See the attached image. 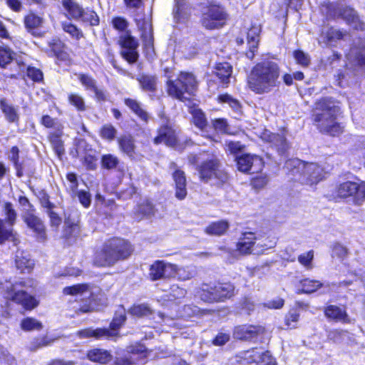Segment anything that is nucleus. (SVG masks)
Here are the masks:
<instances>
[{
    "label": "nucleus",
    "instance_id": "1",
    "mask_svg": "<svg viewBox=\"0 0 365 365\" xmlns=\"http://www.w3.org/2000/svg\"><path fill=\"white\" fill-rule=\"evenodd\" d=\"M279 66L273 61L264 60L252 68L247 76V86L255 94H267L279 88Z\"/></svg>",
    "mask_w": 365,
    "mask_h": 365
},
{
    "label": "nucleus",
    "instance_id": "2",
    "mask_svg": "<svg viewBox=\"0 0 365 365\" xmlns=\"http://www.w3.org/2000/svg\"><path fill=\"white\" fill-rule=\"evenodd\" d=\"M133 252L131 245L122 238L113 237L104 242L96 252L93 262L98 267H112L126 259Z\"/></svg>",
    "mask_w": 365,
    "mask_h": 365
},
{
    "label": "nucleus",
    "instance_id": "3",
    "mask_svg": "<svg viewBox=\"0 0 365 365\" xmlns=\"http://www.w3.org/2000/svg\"><path fill=\"white\" fill-rule=\"evenodd\" d=\"M339 113L340 108L334 101L323 98L316 103L314 121L322 133L337 135L343 131V127L336 120Z\"/></svg>",
    "mask_w": 365,
    "mask_h": 365
},
{
    "label": "nucleus",
    "instance_id": "4",
    "mask_svg": "<svg viewBox=\"0 0 365 365\" xmlns=\"http://www.w3.org/2000/svg\"><path fill=\"white\" fill-rule=\"evenodd\" d=\"M188 161L191 165L200 163L196 169L202 182H208L215 180L217 184L221 185L228 180L227 173L221 168L219 158L213 154L207 153L190 154L188 156Z\"/></svg>",
    "mask_w": 365,
    "mask_h": 365
},
{
    "label": "nucleus",
    "instance_id": "5",
    "mask_svg": "<svg viewBox=\"0 0 365 365\" xmlns=\"http://www.w3.org/2000/svg\"><path fill=\"white\" fill-rule=\"evenodd\" d=\"M35 286L32 279H22L14 283H0V292L4 297L18 304L25 309L31 310L38 304L37 299L29 293V289Z\"/></svg>",
    "mask_w": 365,
    "mask_h": 365
},
{
    "label": "nucleus",
    "instance_id": "6",
    "mask_svg": "<svg viewBox=\"0 0 365 365\" xmlns=\"http://www.w3.org/2000/svg\"><path fill=\"white\" fill-rule=\"evenodd\" d=\"M166 81V92L168 95L180 101L189 100L197 89V82L195 76L189 72L181 71L177 76H171L168 74Z\"/></svg>",
    "mask_w": 365,
    "mask_h": 365
},
{
    "label": "nucleus",
    "instance_id": "7",
    "mask_svg": "<svg viewBox=\"0 0 365 365\" xmlns=\"http://www.w3.org/2000/svg\"><path fill=\"white\" fill-rule=\"evenodd\" d=\"M284 168L302 183L314 185L324 178V170L316 163H304L299 159H291L286 162Z\"/></svg>",
    "mask_w": 365,
    "mask_h": 365
},
{
    "label": "nucleus",
    "instance_id": "8",
    "mask_svg": "<svg viewBox=\"0 0 365 365\" xmlns=\"http://www.w3.org/2000/svg\"><path fill=\"white\" fill-rule=\"evenodd\" d=\"M235 287L232 284L224 283L210 286L202 284L198 292L202 300L207 302H221L234 295Z\"/></svg>",
    "mask_w": 365,
    "mask_h": 365
},
{
    "label": "nucleus",
    "instance_id": "9",
    "mask_svg": "<svg viewBox=\"0 0 365 365\" xmlns=\"http://www.w3.org/2000/svg\"><path fill=\"white\" fill-rule=\"evenodd\" d=\"M235 361L239 365H277L269 351L257 348L240 352L235 356Z\"/></svg>",
    "mask_w": 365,
    "mask_h": 365
},
{
    "label": "nucleus",
    "instance_id": "10",
    "mask_svg": "<svg viewBox=\"0 0 365 365\" xmlns=\"http://www.w3.org/2000/svg\"><path fill=\"white\" fill-rule=\"evenodd\" d=\"M227 14L225 9L219 5H210L202 14V24L207 29H215L225 25Z\"/></svg>",
    "mask_w": 365,
    "mask_h": 365
},
{
    "label": "nucleus",
    "instance_id": "11",
    "mask_svg": "<svg viewBox=\"0 0 365 365\" xmlns=\"http://www.w3.org/2000/svg\"><path fill=\"white\" fill-rule=\"evenodd\" d=\"M127 351L128 354L116 357L113 365H135L145 363L148 351L144 345L137 344L130 346L128 347Z\"/></svg>",
    "mask_w": 365,
    "mask_h": 365
},
{
    "label": "nucleus",
    "instance_id": "12",
    "mask_svg": "<svg viewBox=\"0 0 365 365\" xmlns=\"http://www.w3.org/2000/svg\"><path fill=\"white\" fill-rule=\"evenodd\" d=\"M118 41L123 48L121 51L123 57L130 63H135L139 56L137 51L138 41L129 31H125L119 36Z\"/></svg>",
    "mask_w": 365,
    "mask_h": 365
},
{
    "label": "nucleus",
    "instance_id": "13",
    "mask_svg": "<svg viewBox=\"0 0 365 365\" xmlns=\"http://www.w3.org/2000/svg\"><path fill=\"white\" fill-rule=\"evenodd\" d=\"M177 272L176 264L163 260H156L150 266L149 277L151 280L155 281L163 278L174 277Z\"/></svg>",
    "mask_w": 365,
    "mask_h": 365
},
{
    "label": "nucleus",
    "instance_id": "14",
    "mask_svg": "<svg viewBox=\"0 0 365 365\" xmlns=\"http://www.w3.org/2000/svg\"><path fill=\"white\" fill-rule=\"evenodd\" d=\"M265 331L259 325L243 324L235 327L232 333L234 339L241 341H256Z\"/></svg>",
    "mask_w": 365,
    "mask_h": 365
},
{
    "label": "nucleus",
    "instance_id": "15",
    "mask_svg": "<svg viewBox=\"0 0 365 365\" xmlns=\"http://www.w3.org/2000/svg\"><path fill=\"white\" fill-rule=\"evenodd\" d=\"M21 216L24 222L35 232L36 237L41 240H44L46 237L45 226L42 220L35 215V209L23 211Z\"/></svg>",
    "mask_w": 365,
    "mask_h": 365
},
{
    "label": "nucleus",
    "instance_id": "16",
    "mask_svg": "<svg viewBox=\"0 0 365 365\" xmlns=\"http://www.w3.org/2000/svg\"><path fill=\"white\" fill-rule=\"evenodd\" d=\"M259 137L263 141L270 143L280 155H284L289 148L284 134H276L268 130H264Z\"/></svg>",
    "mask_w": 365,
    "mask_h": 365
},
{
    "label": "nucleus",
    "instance_id": "17",
    "mask_svg": "<svg viewBox=\"0 0 365 365\" xmlns=\"http://www.w3.org/2000/svg\"><path fill=\"white\" fill-rule=\"evenodd\" d=\"M257 240H259V237L255 232L243 233L237 244V251L241 255H249L253 251L259 253V250L256 248Z\"/></svg>",
    "mask_w": 365,
    "mask_h": 365
},
{
    "label": "nucleus",
    "instance_id": "18",
    "mask_svg": "<svg viewBox=\"0 0 365 365\" xmlns=\"http://www.w3.org/2000/svg\"><path fill=\"white\" fill-rule=\"evenodd\" d=\"M177 138L175 130L170 123L160 126L158 131V135L154 138L156 145L164 143L168 146L173 147L176 145Z\"/></svg>",
    "mask_w": 365,
    "mask_h": 365
},
{
    "label": "nucleus",
    "instance_id": "19",
    "mask_svg": "<svg viewBox=\"0 0 365 365\" xmlns=\"http://www.w3.org/2000/svg\"><path fill=\"white\" fill-rule=\"evenodd\" d=\"M339 15L354 29L364 31L365 24L360 20L356 11L350 6H342L339 10Z\"/></svg>",
    "mask_w": 365,
    "mask_h": 365
},
{
    "label": "nucleus",
    "instance_id": "20",
    "mask_svg": "<svg viewBox=\"0 0 365 365\" xmlns=\"http://www.w3.org/2000/svg\"><path fill=\"white\" fill-rule=\"evenodd\" d=\"M237 168L240 171L247 173L252 170L256 165L261 166L262 159L257 155L244 154L236 157Z\"/></svg>",
    "mask_w": 365,
    "mask_h": 365
},
{
    "label": "nucleus",
    "instance_id": "21",
    "mask_svg": "<svg viewBox=\"0 0 365 365\" xmlns=\"http://www.w3.org/2000/svg\"><path fill=\"white\" fill-rule=\"evenodd\" d=\"M261 31L259 25L252 26L247 32V44L249 51L246 53V56L249 59H252L255 53L257 50L258 43L259 41V35Z\"/></svg>",
    "mask_w": 365,
    "mask_h": 365
},
{
    "label": "nucleus",
    "instance_id": "22",
    "mask_svg": "<svg viewBox=\"0 0 365 365\" xmlns=\"http://www.w3.org/2000/svg\"><path fill=\"white\" fill-rule=\"evenodd\" d=\"M173 178L175 185V196L179 200H182L187 194L185 173L180 170H176L173 174Z\"/></svg>",
    "mask_w": 365,
    "mask_h": 365
},
{
    "label": "nucleus",
    "instance_id": "23",
    "mask_svg": "<svg viewBox=\"0 0 365 365\" xmlns=\"http://www.w3.org/2000/svg\"><path fill=\"white\" fill-rule=\"evenodd\" d=\"M173 16L176 22L185 23L190 15V8L185 0H175Z\"/></svg>",
    "mask_w": 365,
    "mask_h": 365
},
{
    "label": "nucleus",
    "instance_id": "24",
    "mask_svg": "<svg viewBox=\"0 0 365 365\" xmlns=\"http://www.w3.org/2000/svg\"><path fill=\"white\" fill-rule=\"evenodd\" d=\"M137 26L141 31V38H143L146 46H153V28L149 19H136Z\"/></svg>",
    "mask_w": 365,
    "mask_h": 365
},
{
    "label": "nucleus",
    "instance_id": "25",
    "mask_svg": "<svg viewBox=\"0 0 365 365\" xmlns=\"http://www.w3.org/2000/svg\"><path fill=\"white\" fill-rule=\"evenodd\" d=\"M155 209L151 201L144 200L139 203L133 210L134 217L138 220H141L144 217H151L155 215Z\"/></svg>",
    "mask_w": 365,
    "mask_h": 365
},
{
    "label": "nucleus",
    "instance_id": "26",
    "mask_svg": "<svg viewBox=\"0 0 365 365\" xmlns=\"http://www.w3.org/2000/svg\"><path fill=\"white\" fill-rule=\"evenodd\" d=\"M232 73V67L227 62L216 64L213 74L218 78L220 83L227 85Z\"/></svg>",
    "mask_w": 365,
    "mask_h": 365
},
{
    "label": "nucleus",
    "instance_id": "27",
    "mask_svg": "<svg viewBox=\"0 0 365 365\" xmlns=\"http://www.w3.org/2000/svg\"><path fill=\"white\" fill-rule=\"evenodd\" d=\"M0 108L9 123H17L19 120L18 107L9 103L5 98L0 100Z\"/></svg>",
    "mask_w": 365,
    "mask_h": 365
},
{
    "label": "nucleus",
    "instance_id": "28",
    "mask_svg": "<svg viewBox=\"0 0 365 365\" xmlns=\"http://www.w3.org/2000/svg\"><path fill=\"white\" fill-rule=\"evenodd\" d=\"M325 316L327 318L342 322L344 323H350L351 320L345 310L335 305L328 306L324 311Z\"/></svg>",
    "mask_w": 365,
    "mask_h": 365
},
{
    "label": "nucleus",
    "instance_id": "29",
    "mask_svg": "<svg viewBox=\"0 0 365 365\" xmlns=\"http://www.w3.org/2000/svg\"><path fill=\"white\" fill-rule=\"evenodd\" d=\"M63 293L65 295L90 297L91 295V290L90 285L88 284H78L64 287Z\"/></svg>",
    "mask_w": 365,
    "mask_h": 365
},
{
    "label": "nucleus",
    "instance_id": "30",
    "mask_svg": "<svg viewBox=\"0 0 365 365\" xmlns=\"http://www.w3.org/2000/svg\"><path fill=\"white\" fill-rule=\"evenodd\" d=\"M357 187H356V182L346 181L340 183L336 187L335 193L337 197L341 198H346L351 196H354V199H356Z\"/></svg>",
    "mask_w": 365,
    "mask_h": 365
},
{
    "label": "nucleus",
    "instance_id": "31",
    "mask_svg": "<svg viewBox=\"0 0 365 365\" xmlns=\"http://www.w3.org/2000/svg\"><path fill=\"white\" fill-rule=\"evenodd\" d=\"M76 335L79 339H87V338H91V337H94L96 339H101L102 337L111 336L112 334L107 329L98 328L96 329H93L91 328H87L85 329L78 331L76 332Z\"/></svg>",
    "mask_w": 365,
    "mask_h": 365
},
{
    "label": "nucleus",
    "instance_id": "32",
    "mask_svg": "<svg viewBox=\"0 0 365 365\" xmlns=\"http://www.w3.org/2000/svg\"><path fill=\"white\" fill-rule=\"evenodd\" d=\"M16 267L21 272L29 273L34 267V262L24 252H17L16 255Z\"/></svg>",
    "mask_w": 365,
    "mask_h": 365
},
{
    "label": "nucleus",
    "instance_id": "33",
    "mask_svg": "<svg viewBox=\"0 0 365 365\" xmlns=\"http://www.w3.org/2000/svg\"><path fill=\"white\" fill-rule=\"evenodd\" d=\"M348 35L345 30L329 28L327 31H322V37L327 44L333 45L337 41L344 39Z\"/></svg>",
    "mask_w": 365,
    "mask_h": 365
},
{
    "label": "nucleus",
    "instance_id": "34",
    "mask_svg": "<svg viewBox=\"0 0 365 365\" xmlns=\"http://www.w3.org/2000/svg\"><path fill=\"white\" fill-rule=\"evenodd\" d=\"M124 103L140 120L145 122L148 120L149 115L143 108L140 102L135 99L125 98Z\"/></svg>",
    "mask_w": 365,
    "mask_h": 365
},
{
    "label": "nucleus",
    "instance_id": "35",
    "mask_svg": "<svg viewBox=\"0 0 365 365\" xmlns=\"http://www.w3.org/2000/svg\"><path fill=\"white\" fill-rule=\"evenodd\" d=\"M88 358L93 361L101 364H107L111 359V354L106 350L93 349L88 352Z\"/></svg>",
    "mask_w": 365,
    "mask_h": 365
},
{
    "label": "nucleus",
    "instance_id": "36",
    "mask_svg": "<svg viewBox=\"0 0 365 365\" xmlns=\"http://www.w3.org/2000/svg\"><path fill=\"white\" fill-rule=\"evenodd\" d=\"M62 4L71 18L80 19L84 9L78 3L73 0H62Z\"/></svg>",
    "mask_w": 365,
    "mask_h": 365
},
{
    "label": "nucleus",
    "instance_id": "37",
    "mask_svg": "<svg viewBox=\"0 0 365 365\" xmlns=\"http://www.w3.org/2000/svg\"><path fill=\"white\" fill-rule=\"evenodd\" d=\"M120 150L129 157H133L135 154L134 139L130 135H123L118 139Z\"/></svg>",
    "mask_w": 365,
    "mask_h": 365
},
{
    "label": "nucleus",
    "instance_id": "38",
    "mask_svg": "<svg viewBox=\"0 0 365 365\" xmlns=\"http://www.w3.org/2000/svg\"><path fill=\"white\" fill-rule=\"evenodd\" d=\"M6 240H10L16 243V233L14 232L13 226L6 225L4 220L0 219V244Z\"/></svg>",
    "mask_w": 365,
    "mask_h": 365
},
{
    "label": "nucleus",
    "instance_id": "39",
    "mask_svg": "<svg viewBox=\"0 0 365 365\" xmlns=\"http://www.w3.org/2000/svg\"><path fill=\"white\" fill-rule=\"evenodd\" d=\"M16 54L7 46L0 44V66L5 67L7 64L11 63L13 60H16L19 65L21 62L15 58Z\"/></svg>",
    "mask_w": 365,
    "mask_h": 365
},
{
    "label": "nucleus",
    "instance_id": "40",
    "mask_svg": "<svg viewBox=\"0 0 365 365\" xmlns=\"http://www.w3.org/2000/svg\"><path fill=\"white\" fill-rule=\"evenodd\" d=\"M349 55L354 57L359 65L365 68V38L359 42L357 47L351 49Z\"/></svg>",
    "mask_w": 365,
    "mask_h": 365
},
{
    "label": "nucleus",
    "instance_id": "41",
    "mask_svg": "<svg viewBox=\"0 0 365 365\" xmlns=\"http://www.w3.org/2000/svg\"><path fill=\"white\" fill-rule=\"evenodd\" d=\"M218 99L220 102L229 105V106L232 109L233 112L235 113V118H238L241 115V104L237 99L233 98L229 94L220 95L218 97Z\"/></svg>",
    "mask_w": 365,
    "mask_h": 365
},
{
    "label": "nucleus",
    "instance_id": "42",
    "mask_svg": "<svg viewBox=\"0 0 365 365\" xmlns=\"http://www.w3.org/2000/svg\"><path fill=\"white\" fill-rule=\"evenodd\" d=\"M229 227L228 222L224 220L215 222L205 229L206 233L213 235H223Z\"/></svg>",
    "mask_w": 365,
    "mask_h": 365
},
{
    "label": "nucleus",
    "instance_id": "43",
    "mask_svg": "<svg viewBox=\"0 0 365 365\" xmlns=\"http://www.w3.org/2000/svg\"><path fill=\"white\" fill-rule=\"evenodd\" d=\"M68 101L70 105L74 107L78 111L83 112L86 110L85 99L80 94L76 93H68Z\"/></svg>",
    "mask_w": 365,
    "mask_h": 365
},
{
    "label": "nucleus",
    "instance_id": "44",
    "mask_svg": "<svg viewBox=\"0 0 365 365\" xmlns=\"http://www.w3.org/2000/svg\"><path fill=\"white\" fill-rule=\"evenodd\" d=\"M64 230L63 236L69 240V242H73L81 235V227L78 223L72 222L68 224Z\"/></svg>",
    "mask_w": 365,
    "mask_h": 365
},
{
    "label": "nucleus",
    "instance_id": "45",
    "mask_svg": "<svg viewBox=\"0 0 365 365\" xmlns=\"http://www.w3.org/2000/svg\"><path fill=\"white\" fill-rule=\"evenodd\" d=\"M125 311L123 307H120L115 312L113 321L110 323V328L112 331H110V332L112 334L111 336L115 335L114 331L120 327V326L125 322Z\"/></svg>",
    "mask_w": 365,
    "mask_h": 365
},
{
    "label": "nucleus",
    "instance_id": "46",
    "mask_svg": "<svg viewBox=\"0 0 365 365\" xmlns=\"http://www.w3.org/2000/svg\"><path fill=\"white\" fill-rule=\"evenodd\" d=\"M8 158L10 161L14 164V166L16 170V175L21 178L23 175V166L19 163V149L16 146H13L8 155Z\"/></svg>",
    "mask_w": 365,
    "mask_h": 365
},
{
    "label": "nucleus",
    "instance_id": "47",
    "mask_svg": "<svg viewBox=\"0 0 365 365\" xmlns=\"http://www.w3.org/2000/svg\"><path fill=\"white\" fill-rule=\"evenodd\" d=\"M301 286L302 287V290L299 292L303 293H313L319 289L322 286V283L319 281L310 279H304L300 282Z\"/></svg>",
    "mask_w": 365,
    "mask_h": 365
},
{
    "label": "nucleus",
    "instance_id": "48",
    "mask_svg": "<svg viewBox=\"0 0 365 365\" xmlns=\"http://www.w3.org/2000/svg\"><path fill=\"white\" fill-rule=\"evenodd\" d=\"M43 23V19L32 12L29 13L24 18V24L28 30L37 29L41 26Z\"/></svg>",
    "mask_w": 365,
    "mask_h": 365
},
{
    "label": "nucleus",
    "instance_id": "49",
    "mask_svg": "<svg viewBox=\"0 0 365 365\" xmlns=\"http://www.w3.org/2000/svg\"><path fill=\"white\" fill-rule=\"evenodd\" d=\"M138 80L144 91L153 92L156 90V78L155 76L143 75Z\"/></svg>",
    "mask_w": 365,
    "mask_h": 365
},
{
    "label": "nucleus",
    "instance_id": "50",
    "mask_svg": "<svg viewBox=\"0 0 365 365\" xmlns=\"http://www.w3.org/2000/svg\"><path fill=\"white\" fill-rule=\"evenodd\" d=\"M2 212L4 213L5 223L8 225L13 226L16 222V212L11 202H4L3 205Z\"/></svg>",
    "mask_w": 365,
    "mask_h": 365
},
{
    "label": "nucleus",
    "instance_id": "51",
    "mask_svg": "<svg viewBox=\"0 0 365 365\" xmlns=\"http://www.w3.org/2000/svg\"><path fill=\"white\" fill-rule=\"evenodd\" d=\"M128 313L137 317H147L152 314V309L146 304L133 305Z\"/></svg>",
    "mask_w": 365,
    "mask_h": 365
},
{
    "label": "nucleus",
    "instance_id": "52",
    "mask_svg": "<svg viewBox=\"0 0 365 365\" xmlns=\"http://www.w3.org/2000/svg\"><path fill=\"white\" fill-rule=\"evenodd\" d=\"M257 236L259 237V240H257L256 248L260 249L259 250V252L265 250L272 249L277 244L276 238L274 237H267L264 239V237L259 234H257Z\"/></svg>",
    "mask_w": 365,
    "mask_h": 365
},
{
    "label": "nucleus",
    "instance_id": "53",
    "mask_svg": "<svg viewBox=\"0 0 365 365\" xmlns=\"http://www.w3.org/2000/svg\"><path fill=\"white\" fill-rule=\"evenodd\" d=\"M43 327L42 323L31 317H26L21 322V328L25 331L40 330Z\"/></svg>",
    "mask_w": 365,
    "mask_h": 365
},
{
    "label": "nucleus",
    "instance_id": "54",
    "mask_svg": "<svg viewBox=\"0 0 365 365\" xmlns=\"http://www.w3.org/2000/svg\"><path fill=\"white\" fill-rule=\"evenodd\" d=\"M80 19L91 26H97L99 24V17L97 14L94 11L88 9L83 10Z\"/></svg>",
    "mask_w": 365,
    "mask_h": 365
},
{
    "label": "nucleus",
    "instance_id": "55",
    "mask_svg": "<svg viewBox=\"0 0 365 365\" xmlns=\"http://www.w3.org/2000/svg\"><path fill=\"white\" fill-rule=\"evenodd\" d=\"M49 140L55 153L60 157L64 153V148L61 136L58 133H52L49 135Z\"/></svg>",
    "mask_w": 365,
    "mask_h": 365
},
{
    "label": "nucleus",
    "instance_id": "56",
    "mask_svg": "<svg viewBox=\"0 0 365 365\" xmlns=\"http://www.w3.org/2000/svg\"><path fill=\"white\" fill-rule=\"evenodd\" d=\"M51 52L53 55L60 59H64L66 57V53L64 52V43L59 41H54L50 44Z\"/></svg>",
    "mask_w": 365,
    "mask_h": 365
},
{
    "label": "nucleus",
    "instance_id": "57",
    "mask_svg": "<svg viewBox=\"0 0 365 365\" xmlns=\"http://www.w3.org/2000/svg\"><path fill=\"white\" fill-rule=\"evenodd\" d=\"M192 118L194 124L201 130H203L207 127V120L202 110H194L192 112Z\"/></svg>",
    "mask_w": 365,
    "mask_h": 365
},
{
    "label": "nucleus",
    "instance_id": "58",
    "mask_svg": "<svg viewBox=\"0 0 365 365\" xmlns=\"http://www.w3.org/2000/svg\"><path fill=\"white\" fill-rule=\"evenodd\" d=\"M118 163V158L111 154L104 155L101 158L102 166L106 169L110 170L115 168Z\"/></svg>",
    "mask_w": 365,
    "mask_h": 365
},
{
    "label": "nucleus",
    "instance_id": "59",
    "mask_svg": "<svg viewBox=\"0 0 365 365\" xmlns=\"http://www.w3.org/2000/svg\"><path fill=\"white\" fill-rule=\"evenodd\" d=\"M187 294V291L180 287L179 286L176 284H173L170 287V291L168 295V300L169 301H175L177 299H180L182 298H184Z\"/></svg>",
    "mask_w": 365,
    "mask_h": 365
},
{
    "label": "nucleus",
    "instance_id": "60",
    "mask_svg": "<svg viewBox=\"0 0 365 365\" xmlns=\"http://www.w3.org/2000/svg\"><path fill=\"white\" fill-rule=\"evenodd\" d=\"M62 28L65 32L69 34L73 38H75L77 40L80 39L83 36L82 31L71 23L63 22Z\"/></svg>",
    "mask_w": 365,
    "mask_h": 365
},
{
    "label": "nucleus",
    "instance_id": "61",
    "mask_svg": "<svg viewBox=\"0 0 365 365\" xmlns=\"http://www.w3.org/2000/svg\"><path fill=\"white\" fill-rule=\"evenodd\" d=\"M116 134L117 130L111 124L104 125L101 130V136L108 140H113Z\"/></svg>",
    "mask_w": 365,
    "mask_h": 365
},
{
    "label": "nucleus",
    "instance_id": "62",
    "mask_svg": "<svg viewBox=\"0 0 365 365\" xmlns=\"http://www.w3.org/2000/svg\"><path fill=\"white\" fill-rule=\"evenodd\" d=\"M67 180L69 182V185L68 187V190L69 191V193L72 197H76L78 190V180L76 175L74 173H68L66 176Z\"/></svg>",
    "mask_w": 365,
    "mask_h": 365
},
{
    "label": "nucleus",
    "instance_id": "63",
    "mask_svg": "<svg viewBox=\"0 0 365 365\" xmlns=\"http://www.w3.org/2000/svg\"><path fill=\"white\" fill-rule=\"evenodd\" d=\"M299 318V313L296 309L289 311L285 317L286 325L291 328L296 327V324Z\"/></svg>",
    "mask_w": 365,
    "mask_h": 365
},
{
    "label": "nucleus",
    "instance_id": "64",
    "mask_svg": "<svg viewBox=\"0 0 365 365\" xmlns=\"http://www.w3.org/2000/svg\"><path fill=\"white\" fill-rule=\"evenodd\" d=\"M314 258V252L310 250L306 253L302 254L298 257V261L301 264L307 269L312 268V260Z\"/></svg>",
    "mask_w": 365,
    "mask_h": 365
}]
</instances>
